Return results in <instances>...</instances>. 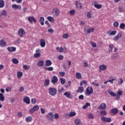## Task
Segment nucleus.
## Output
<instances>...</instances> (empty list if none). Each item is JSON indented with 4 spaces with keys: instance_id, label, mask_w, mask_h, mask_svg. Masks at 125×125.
<instances>
[{
    "instance_id": "nucleus-42",
    "label": "nucleus",
    "mask_w": 125,
    "mask_h": 125,
    "mask_svg": "<svg viewBox=\"0 0 125 125\" xmlns=\"http://www.w3.org/2000/svg\"><path fill=\"white\" fill-rule=\"evenodd\" d=\"M7 14V12L5 11V10H3L1 13V15L2 16H6Z\"/></svg>"
},
{
    "instance_id": "nucleus-20",
    "label": "nucleus",
    "mask_w": 125,
    "mask_h": 125,
    "mask_svg": "<svg viewBox=\"0 0 125 125\" xmlns=\"http://www.w3.org/2000/svg\"><path fill=\"white\" fill-rule=\"evenodd\" d=\"M50 81L49 79H46L44 81V86L47 87L49 85Z\"/></svg>"
},
{
    "instance_id": "nucleus-58",
    "label": "nucleus",
    "mask_w": 125,
    "mask_h": 125,
    "mask_svg": "<svg viewBox=\"0 0 125 125\" xmlns=\"http://www.w3.org/2000/svg\"><path fill=\"white\" fill-rule=\"evenodd\" d=\"M125 27V23H121L120 25V29H124Z\"/></svg>"
},
{
    "instance_id": "nucleus-26",
    "label": "nucleus",
    "mask_w": 125,
    "mask_h": 125,
    "mask_svg": "<svg viewBox=\"0 0 125 125\" xmlns=\"http://www.w3.org/2000/svg\"><path fill=\"white\" fill-rule=\"evenodd\" d=\"M76 6L77 7V8H82V4L81 3V2L76 1Z\"/></svg>"
},
{
    "instance_id": "nucleus-28",
    "label": "nucleus",
    "mask_w": 125,
    "mask_h": 125,
    "mask_svg": "<svg viewBox=\"0 0 125 125\" xmlns=\"http://www.w3.org/2000/svg\"><path fill=\"white\" fill-rule=\"evenodd\" d=\"M40 21L41 22V24L42 26H43V25H44V23L43 22H44V18L42 17H41L40 18Z\"/></svg>"
},
{
    "instance_id": "nucleus-4",
    "label": "nucleus",
    "mask_w": 125,
    "mask_h": 125,
    "mask_svg": "<svg viewBox=\"0 0 125 125\" xmlns=\"http://www.w3.org/2000/svg\"><path fill=\"white\" fill-rule=\"evenodd\" d=\"M53 116H54L53 113L49 112L46 115L47 120H48L49 121H51V122H53V120H54V118L53 117Z\"/></svg>"
},
{
    "instance_id": "nucleus-14",
    "label": "nucleus",
    "mask_w": 125,
    "mask_h": 125,
    "mask_svg": "<svg viewBox=\"0 0 125 125\" xmlns=\"http://www.w3.org/2000/svg\"><path fill=\"white\" fill-rule=\"evenodd\" d=\"M7 50L9 52H14L16 51V47H8L7 48Z\"/></svg>"
},
{
    "instance_id": "nucleus-10",
    "label": "nucleus",
    "mask_w": 125,
    "mask_h": 125,
    "mask_svg": "<svg viewBox=\"0 0 125 125\" xmlns=\"http://www.w3.org/2000/svg\"><path fill=\"white\" fill-rule=\"evenodd\" d=\"M12 7V8H14V9H17L18 10H21L22 8V7L21 5L16 4H13Z\"/></svg>"
},
{
    "instance_id": "nucleus-12",
    "label": "nucleus",
    "mask_w": 125,
    "mask_h": 125,
    "mask_svg": "<svg viewBox=\"0 0 125 125\" xmlns=\"http://www.w3.org/2000/svg\"><path fill=\"white\" fill-rule=\"evenodd\" d=\"M56 50H58L59 52H64V51H66L67 50V48L66 47H60L59 48V47H57L56 48Z\"/></svg>"
},
{
    "instance_id": "nucleus-64",
    "label": "nucleus",
    "mask_w": 125,
    "mask_h": 125,
    "mask_svg": "<svg viewBox=\"0 0 125 125\" xmlns=\"http://www.w3.org/2000/svg\"><path fill=\"white\" fill-rule=\"evenodd\" d=\"M106 118H107V117H103L101 118V120L103 122H106Z\"/></svg>"
},
{
    "instance_id": "nucleus-3",
    "label": "nucleus",
    "mask_w": 125,
    "mask_h": 125,
    "mask_svg": "<svg viewBox=\"0 0 125 125\" xmlns=\"http://www.w3.org/2000/svg\"><path fill=\"white\" fill-rule=\"evenodd\" d=\"M84 32H85V33H87V34H90V33L94 32V28H91L90 27L87 26L84 27Z\"/></svg>"
},
{
    "instance_id": "nucleus-51",
    "label": "nucleus",
    "mask_w": 125,
    "mask_h": 125,
    "mask_svg": "<svg viewBox=\"0 0 125 125\" xmlns=\"http://www.w3.org/2000/svg\"><path fill=\"white\" fill-rule=\"evenodd\" d=\"M58 58L59 60H63L64 56H63V55H60L58 56Z\"/></svg>"
},
{
    "instance_id": "nucleus-38",
    "label": "nucleus",
    "mask_w": 125,
    "mask_h": 125,
    "mask_svg": "<svg viewBox=\"0 0 125 125\" xmlns=\"http://www.w3.org/2000/svg\"><path fill=\"white\" fill-rule=\"evenodd\" d=\"M108 93L110 94L111 96H117V94L114 93V92H112L111 91L108 90Z\"/></svg>"
},
{
    "instance_id": "nucleus-22",
    "label": "nucleus",
    "mask_w": 125,
    "mask_h": 125,
    "mask_svg": "<svg viewBox=\"0 0 125 125\" xmlns=\"http://www.w3.org/2000/svg\"><path fill=\"white\" fill-rule=\"evenodd\" d=\"M37 66L38 67H42L43 66V61H39L37 62Z\"/></svg>"
},
{
    "instance_id": "nucleus-27",
    "label": "nucleus",
    "mask_w": 125,
    "mask_h": 125,
    "mask_svg": "<svg viewBox=\"0 0 125 125\" xmlns=\"http://www.w3.org/2000/svg\"><path fill=\"white\" fill-rule=\"evenodd\" d=\"M47 20L49 21L50 22H51L52 23H53V21H54V18L51 17V16H49L47 18Z\"/></svg>"
},
{
    "instance_id": "nucleus-16",
    "label": "nucleus",
    "mask_w": 125,
    "mask_h": 125,
    "mask_svg": "<svg viewBox=\"0 0 125 125\" xmlns=\"http://www.w3.org/2000/svg\"><path fill=\"white\" fill-rule=\"evenodd\" d=\"M40 45L41 47H44L45 46V41L44 40L42 39L40 40Z\"/></svg>"
},
{
    "instance_id": "nucleus-40",
    "label": "nucleus",
    "mask_w": 125,
    "mask_h": 125,
    "mask_svg": "<svg viewBox=\"0 0 125 125\" xmlns=\"http://www.w3.org/2000/svg\"><path fill=\"white\" fill-rule=\"evenodd\" d=\"M100 114L101 116H106V115H107V112L105 110H101Z\"/></svg>"
},
{
    "instance_id": "nucleus-62",
    "label": "nucleus",
    "mask_w": 125,
    "mask_h": 125,
    "mask_svg": "<svg viewBox=\"0 0 125 125\" xmlns=\"http://www.w3.org/2000/svg\"><path fill=\"white\" fill-rule=\"evenodd\" d=\"M41 113L42 114H45V110H44V109L41 108Z\"/></svg>"
},
{
    "instance_id": "nucleus-18",
    "label": "nucleus",
    "mask_w": 125,
    "mask_h": 125,
    "mask_svg": "<svg viewBox=\"0 0 125 125\" xmlns=\"http://www.w3.org/2000/svg\"><path fill=\"white\" fill-rule=\"evenodd\" d=\"M116 34H117V31L116 30L113 31L112 32L110 31L107 32V35H108V36H115Z\"/></svg>"
},
{
    "instance_id": "nucleus-49",
    "label": "nucleus",
    "mask_w": 125,
    "mask_h": 125,
    "mask_svg": "<svg viewBox=\"0 0 125 125\" xmlns=\"http://www.w3.org/2000/svg\"><path fill=\"white\" fill-rule=\"evenodd\" d=\"M113 26L115 28H117V27H119V22L118 21H115L113 23Z\"/></svg>"
},
{
    "instance_id": "nucleus-33",
    "label": "nucleus",
    "mask_w": 125,
    "mask_h": 125,
    "mask_svg": "<svg viewBox=\"0 0 125 125\" xmlns=\"http://www.w3.org/2000/svg\"><path fill=\"white\" fill-rule=\"evenodd\" d=\"M4 6V1L3 0H0V8H2Z\"/></svg>"
},
{
    "instance_id": "nucleus-41",
    "label": "nucleus",
    "mask_w": 125,
    "mask_h": 125,
    "mask_svg": "<svg viewBox=\"0 0 125 125\" xmlns=\"http://www.w3.org/2000/svg\"><path fill=\"white\" fill-rule=\"evenodd\" d=\"M69 116L70 118H71V117H74V116H76V112L71 111L70 112Z\"/></svg>"
},
{
    "instance_id": "nucleus-45",
    "label": "nucleus",
    "mask_w": 125,
    "mask_h": 125,
    "mask_svg": "<svg viewBox=\"0 0 125 125\" xmlns=\"http://www.w3.org/2000/svg\"><path fill=\"white\" fill-rule=\"evenodd\" d=\"M88 119H90V120H92L94 119V116H93V114H89L88 115Z\"/></svg>"
},
{
    "instance_id": "nucleus-60",
    "label": "nucleus",
    "mask_w": 125,
    "mask_h": 125,
    "mask_svg": "<svg viewBox=\"0 0 125 125\" xmlns=\"http://www.w3.org/2000/svg\"><path fill=\"white\" fill-rule=\"evenodd\" d=\"M106 122L107 123H111L112 122V119L110 118H106Z\"/></svg>"
},
{
    "instance_id": "nucleus-31",
    "label": "nucleus",
    "mask_w": 125,
    "mask_h": 125,
    "mask_svg": "<svg viewBox=\"0 0 125 125\" xmlns=\"http://www.w3.org/2000/svg\"><path fill=\"white\" fill-rule=\"evenodd\" d=\"M81 120L80 119H77L75 121V124L76 125H81Z\"/></svg>"
},
{
    "instance_id": "nucleus-29",
    "label": "nucleus",
    "mask_w": 125,
    "mask_h": 125,
    "mask_svg": "<svg viewBox=\"0 0 125 125\" xmlns=\"http://www.w3.org/2000/svg\"><path fill=\"white\" fill-rule=\"evenodd\" d=\"M83 88L82 86H81L79 87L78 89L77 90V92L82 93V92H83Z\"/></svg>"
},
{
    "instance_id": "nucleus-55",
    "label": "nucleus",
    "mask_w": 125,
    "mask_h": 125,
    "mask_svg": "<svg viewBox=\"0 0 125 125\" xmlns=\"http://www.w3.org/2000/svg\"><path fill=\"white\" fill-rule=\"evenodd\" d=\"M36 102H37V99H36L35 98H33L31 99V103H32V104H36Z\"/></svg>"
},
{
    "instance_id": "nucleus-43",
    "label": "nucleus",
    "mask_w": 125,
    "mask_h": 125,
    "mask_svg": "<svg viewBox=\"0 0 125 125\" xmlns=\"http://www.w3.org/2000/svg\"><path fill=\"white\" fill-rule=\"evenodd\" d=\"M109 51L110 52H112V50H113V49L114 48V45L111 44L109 45Z\"/></svg>"
},
{
    "instance_id": "nucleus-35",
    "label": "nucleus",
    "mask_w": 125,
    "mask_h": 125,
    "mask_svg": "<svg viewBox=\"0 0 125 125\" xmlns=\"http://www.w3.org/2000/svg\"><path fill=\"white\" fill-rule=\"evenodd\" d=\"M75 75L78 80H80V79H82V74H81L80 73L77 72Z\"/></svg>"
},
{
    "instance_id": "nucleus-32",
    "label": "nucleus",
    "mask_w": 125,
    "mask_h": 125,
    "mask_svg": "<svg viewBox=\"0 0 125 125\" xmlns=\"http://www.w3.org/2000/svg\"><path fill=\"white\" fill-rule=\"evenodd\" d=\"M0 101H4V96H3V94L1 93H0Z\"/></svg>"
},
{
    "instance_id": "nucleus-13",
    "label": "nucleus",
    "mask_w": 125,
    "mask_h": 125,
    "mask_svg": "<svg viewBox=\"0 0 125 125\" xmlns=\"http://www.w3.org/2000/svg\"><path fill=\"white\" fill-rule=\"evenodd\" d=\"M57 82H58V78H57V77L55 76H53L52 79V83L55 84V83H57Z\"/></svg>"
},
{
    "instance_id": "nucleus-54",
    "label": "nucleus",
    "mask_w": 125,
    "mask_h": 125,
    "mask_svg": "<svg viewBox=\"0 0 125 125\" xmlns=\"http://www.w3.org/2000/svg\"><path fill=\"white\" fill-rule=\"evenodd\" d=\"M62 38L63 39H68V38H69V35L68 34H64L62 36Z\"/></svg>"
},
{
    "instance_id": "nucleus-36",
    "label": "nucleus",
    "mask_w": 125,
    "mask_h": 125,
    "mask_svg": "<svg viewBox=\"0 0 125 125\" xmlns=\"http://www.w3.org/2000/svg\"><path fill=\"white\" fill-rule=\"evenodd\" d=\"M94 7H95L96 8H97V9H100V8H101L102 7V5L95 4Z\"/></svg>"
},
{
    "instance_id": "nucleus-63",
    "label": "nucleus",
    "mask_w": 125,
    "mask_h": 125,
    "mask_svg": "<svg viewBox=\"0 0 125 125\" xmlns=\"http://www.w3.org/2000/svg\"><path fill=\"white\" fill-rule=\"evenodd\" d=\"M48 32L49 33H53V32H54V30L52 28H50V29H48Z\"/></svg>"
},
{
    "instance_id": "nucleus-1",
    "label": "nucleus",
    "mask_w": 125,
    "mask_h": 125,
    "mask_svg": "<svg viewBox=\"0 0 125 125\" xmlns=\"http://www.w3.org/2000/svg\"><path fill=\"white\" fill-rule=\"evenodd\" d=\"M49 93L52 96H54L57 93V90L55 88L50 87L48 89Z\"/></svg>"
},
{
    "instance_id": "nucleus-50",
    "label": "nucleus",
    "mask_w": 125,
    "mask_h": 125,
    "mask_svg": "<svg viewBox=\"0 0 125 125\" xmlns=\"http://www.w3.org/2000/svg\"><path fill=\"white\" fill-rule=\"evenodd\" d=\"M53 117L55 120H57V119L59 118V115L58 114V113H55Z\"/></svg>"
},
{
    "instance_id": "nucleus-53",
    "label": "nucleus",
    "mask_w": 125,
    "mask_h": 125,
    "mask_svg": "<svg viewBox=\"0 0 125 125\" xmlns=\"http://www.w3.org/2000/svg\"><path fill=\"white\" fill-rule=\"evenodd\" d=\"M70 14L71 15H75V13H76V11L75 10H72L69 11Z\"/></svg>"
},
{
    "instance_id": "nucleus-5",
    "label": "nucleus",
    "mask_w": 125,
    "mask_h": 125,
    "mask_svg": "<svg viewBox=\"0 0 125 125\" xmlns=\"http://www.w3.org/2000/svg\"><path fill=\"white\" fill-rule=\"evenodd\" d=\"M40 109V107H39V105H35L32 108H31L29 110V113L30 114H34V113H35V112H36V111H38V110H39Z\"/></svg>"
},
{
    "instance_id": "nucleus-23",
    "label": "nucleus",
    "mask_w": 125,
    "mask_h": 125,
    "mask_svg": "<svg viewBox=\"0 0 125 125\" xmlns=\"http://www.w3.org/2000/svg\"><path fill=\"white\" fill-rule=\"evenodd\" d=\"M93 17V14H92V12L90 11L87 13V18H92Z\"/></svg>"
},
{
    "instance_id": "nucleus-57",
    "label": "nucleus",
    "mask_w": 125,
    "mask_h": 125,
    "mask_svg": "<svg viewBox=\"0 0 125 125\" xmlns=\"http://www.w3.org/2000/svg\"><path fill=\"white\" fill-rule=\"evenodd\" d=\"M59 74L61 77H64L65 76V73L64 72H60Z\"/></svg>"
},
{
    "instance_id": "nucleus-24",
    "label": "nucleus",
    "mask_w": 125,
    "mask_h": 125,
    "mask_svg": "<svg viewBox=\"0 0 125 125\" xmlns=\"http://www.w3.org/2000/svg\"><path fill=\"white\" fill-rule=\"evenodd\" d=\"M122 38V33H119L117 36L115 37V41H118L119 39H121Z\"/></svg>"
},
{
    "instance_id": "nucleus-34",
    "label": "nucleus",
    "mask_w": 125,
    "mask_h": 125,
    "mask_svg": "<svg viewBox=\"0 0 125 125\" xmlns=\"http://www.w3.org/2000/svg\"><path fill=\"white\" fill-rule=\"evenodd\" d=\"M12 61L14 64H18L19 63V61L16 58L12 59Z\"/></svg>"
},
{
    "instance_id": "nucleus-15",
    "label": "nucleus",
    "mask_w": 125,
    "mask_h": 125,
    "mask_svg": "<svg viewBox=\"0 0 125 125\" xmlns=\"http://www.w3.org/2000/svg\"><path fill=\"white\" fill-rule=\"evenodd\" d=\"M6 45V42L4 41V40H1L0 41V46L1 47H4Z\"/></svg>"
},
{
    "instance_id": "nucleus-7",
    "label": "nucleus",
    "mask_w": 125,
    "mask_h": 125,
    "mask_svg": "<svg viewBox=\"0 0 125 125\" xmlns=\"http://www.w3.org/2000/svg\"><path fill=\"white\" fill-rule=\"evenodd\" d=\"M63 96H66L67 98H69V99H72L73 98V95H72V94L70 91L65 92L63 94Z\"/></svg>"
},
{
    "instance_id": "nucleus-17",
    "label": "nucleus",
    "mask_w": 125,
    "mask_h": 125,
    "mask_svg": "<svg viewBox=\"0 0 125 125\" xmlns=\"http://www.w3.org/2000/svg\"><path fill=\"white\" fill-rule=\"evenodd\" d=\"M23 102H25L26 104H30V98L28 97H24L23 98Z\"/></svg>"
},
{
    "instance_id": "nucleus-21",
    "label": "nucleus",
    "mask_w": 125,
    "mask_h": 125,
    "mask_svg": "<svg viewBox=\"0 0 125 125\" xmlns=\"http://www.w3.org/2000/svg\"><path fill=\"white\" fill-rule=\"evenodd\" d=\"M119 110L117 108H113L111 110V113L113 114V115H117Z\"/></svg>"
},
{
    "instance_id": "nucleus-6",
    "label": "nucleus",
    "mask_w": 125,
    "mask_h": 125,
    "mask_svg": "<svg viewBox=\"0 0 125 125\" xmlns=\"http://www.w3.org/2000/svg\"><path fill=\"white\" fill-rule=\"evenodd\" d=\"M18 34L21 38H23V37H24V35H25V34H26V32L24 31V29L23 28H21L19 30Z\"/></svg>"
},
{
    "instance_id": "nucleus-37",
    "label": "nucleus",
    "mask_w": 125,
    "mask_h": 125,
    "mask_svg": "<svg viewBox=\"0 0 125 125\" xmlns=\"http://www.w3.org/2000/svg\"><path fill=\"white\" fill-rule=\"evenodd\" d=\"M22 76H23V73H22V72L18 71L17 72V77L19 79L21 78L22 77Z\"/></svg>"
},
{
    "instance_id": "nucleus-48",
    "label": "nucleus",
    "mask_w": 125,
    "mask_h": 125,
    "mask_svg": "<svg viewBox=\"0 0 125 125\" xmlns=\"http://www.w3.org/2000/svg\"><path fill=\"white\" fill-rule=\"evenodd\" d=\"M117 94L118 96H122L123 95V91L122 90H119L117 92Z\"/></svg>"
},
{
    "instance_id": "nucleus-47",
    "label": "nucleus",
    "mask_w": 125,
    "mask_h": 125,
    "mask_svg": "<svg viewBox=\"0 0 125 125\" xmlns=\"http://www.w3.org/2000/svg\"><path fill=\"white\" fill-rule=\"evenodd\" d=\"M46 71H53V67H45Z\"/></svg>"
},
{
    "instance_id": "nucleus-9",
    "label": "nucleus",
    "mask_w": 125,
    "mask_h": 125,
    "mask_svg": "<svg viewBox=\"0 0 125 125\" xmlns=\"http://www.w3.org/2000/svg\"><path fill=\"white\" fill-rule=\"evenodd\" d=\"M107 107V105H106V104L105 103H102L98 107V108L99 110H101V109L102 110H105V109H106Z\"/></svg>"
},
{
    "instance_id": "nucleus-61",
    "label": "nucleus",
    "mask_w": 125,
    "mask_h": 125,
    "mask_svg": "<svg viewBox=\"0 0 125 125\" xmlns=\"http://www.w3.org/2000/svg\"><path fill=\"white\" fill-rule=\"evenodd\" d=\"M20 92H23L24 91V87L21 86L19 90Z\"/></svg>"
},
{
    "instance_id": "nucleus-11",
    "label": "nucleus",
    "mask_w": 125,
    "mask_h": 125,
    "mask_svg": "<svg viewBox=\"0 0 125 125\" xmlns=\"http://www.w3.org/2000/svg\"><path fill=\"white\" fill-rule=\"evenodd\" d=\"M52 13H54L55 16H56L57 17V16H59L60 12L59 11V9H58L57 8H54V9H53V12Z\"/></svg>"
},
{
    "instance_id": "nucleus-56",
    "label": "nucleus",
    "mask_w": 125,
    "mask_h": 125,
    "mask_svg": "<svg viewBox=\"0 0 125 125\" xmlns=\"http://www.w3.org/2000/svg\"><path fill=\"white\" fill-rule=\"evenodd\" d=\"M91 44L93 47H96V46H97V45L94 42H91Z\"/></svg>"
},
{
    "instance_id": "nucleus-8",
    "label": "nucleus",
    "mask_w": 125,
    "mask_h": 125,
    "mask_svg": "<svg viewBox=\"0 0 125 125\" xmlns=\"http://www.w3.org/2000/svg\"><path fill=\"white\" fill-rule=\"evenodd\" d=\"M28 20L29 22L31 23V24H33V22H34V23H36L37 22L36 19H35V17H34L33 16L28 17Z\"/></svg>"
},
{
    "instance_id": "nucleus-2",
    "label": "nucleus",
    "mask_w": 125,
    "mask_h": 125,
    "mask_svg": "<svg viewBox=\"0 0 125 125\" xmlns=\"http://www.w3.org/2000/svg\"><path fill=\"white\" fill-rule=\"evenodd\" d=\"M93 92V89H92V87H88L86 88V92H85V94L86 96H89L90 94H92Z\"/></svg>"
},
{
    "instance_id": "nucleus-59",
    "label": "nucleus",
    "mask_w": 125,
    "mask_h": 125,
    "mask_svg": "<svg viewBox=\"0 0 125 125\" xmlns=\"http://www.w3.org/2000/svg\"><path fill=\"white\" fill-rule=\"evenodd\" d=\"M117 56H118V53L113 54L112 55L113 59H115V58H117Z\"/></svg>"
},
{
    "instance_id": "nucleus-46",
    "label": "nucleus",
    "mask_w": 125,
    "mask_h": 125,
    "mask_svg": "<svg viewBox=\"0 0 125 125\" xmlns=\"http://www.w3.org/2000/svg\"><path fill=\"white\" fill-rule=\"evenodd\" d=\"M61 83L62 84H65V83H66V80L64 78H61L60 79Z\"/></svg>"
},
{
    "instance_id": "nucleus-19",
    "label": "nucleus",
    "mask_w": 125,
    "mask_h": 125,
    "mask_svg": "<svg viewBox=\"0 0 125 125\" xmlns=\"http://www.w3.org/2000/svg\"><path fill=\"white\" fill-rule=\"evenodd\" d=\"M100 70H102V71H105L106 69H107V66L105 65L104 64L101 65L99 66Z\"/></svg>"
},
{
    "instance_id": "nucleus-30",
    "label": "nucleus",
    "mask_w": 125,
    "mask_h": 125,
    "mask_svg": "<svg viewBox=\"0 0 125 125\" xmlns=\"http://www.w3.org/2000/svg\"><path fill=\"white\" fill-rule=\"evenodd\" d=\"M32 120H33V118H32V117H31V116L26 117L25 118V121L27 123H30V122H32Z\"/></svg>"
},
{
    "instance_id": "nucleus-39",
    "label": "nucleus",
    "mask_w": 125,
    "mask_h": 125,
    "mask_svg": "<svg viewBox=\"0 0 125 125\" xmlns=\"http://www.w3.org/2000/svg\"><path fill=\"white\" fill-rule=\"evenodd\" d=\"M41 53H36L34 55V57L35 58H39L40 57H41Z\"/></svg>"
},
{
    "instance_id": "nucleus-52",
    "label": "nucleus",
    "mask_w": 125,
    "mask_h": 125,
    "mask_svg": "<svg viewBox=\"0 0 125 125\" xmlns=\"http://www.w3.org/2000/svg\"><path fill=\"white\" fill-rule=\"evenodd\" d=\"M87 83V82L85 80H83L80 83V85H83V84H86Z\"/></svg>"
},
{
    "instance_id": "nucleus-25",
    "label": "nucleus",
    "mask_w": 125,
    "mask_h": 125,
    "mask_svg": "<svg viewBox=\"0 0 125 125\" xmlns=\"http://www.w3.org/2000/svg\"><path fill=\"white\" fill-rule=\"evenodd\" d=\"M51 64H52V62H51V61L48 60L46 61L45 62V65L47 66H51Z\"/></svg>"
},
{
    "instance_id": "nucleus-44",
    "label": "nucleus",
    "mask_w": 125,
    "mask_h": 125,
    "mask_svg": "<svg viewBox=\"0 0 125 125\" xmlns=\"http://www.w3.org/2000/svg\"><path fill=\"white\" fill-rule=\"evenodd\" d=\"M24 70H29L30 69V66H28L27 65L24 64L23 65L22 67Z\"/></svg>"
}]
</instances>
